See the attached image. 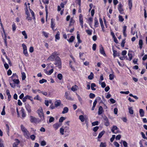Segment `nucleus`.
I'll return each instance as SVG.
<instances>
[{
    "mask_svg": "<svg viewBox=\"0 0 147 147\" xmlns=\"http://www.w3.org/2000/svg\"><path fill=\"white\" fill-rule=\"evenodd\" d=\"M59 53L55 51L51 53V55L47 59V60L53 61L56 59L57 57H59Z\"/></svg>",
    "mask_w": 147,
    "mask_h": 147,
    "instance_id": "nucleus-1",
    "label": "nucleus"
},
{
    "mask_svg": "<svg viewBox=\"0 0 147 147\" xmlns=\"http://www.w3.org/2000/svg\"><path fill=\"white\" fill-rule=\"evenodd\" d=\"M21 129L24 137L28 139L30 135V134L27 129L22 125H21Z\"/></svg>",
    "mask_w": 147,
    "mask_h": 147,
    "instance_id": "nucleus-2",
    "label": "nucleus"
},
{
    "mask_svg": "<svg viewBox=\"0 0 147 147\" xmlns=\"http://www.w3.org/2000/svg\"><path fill=\"white\" fill-rule=\"evenodd\" d=\"M38 116L42 120L44 119V116L43 110L42 108H39L37 111Z\"/></svg>",
    "mask_w": 147,
    "mask_h": 147,
    "instance_id": "nucleus-3",
    "label": "nucleus"
},
{
    "mask_svg": "<svg viewBox=\"0 0 147 147\" xmlns=\"http://www.w3.org/2000/svg\"><path fill=\"white\" fill-rule=\"evenodd\" d=\"M55 61L54 64L57 66H59L61 65V59L59 57H57Z\"/></svg>",
    "mask_w": 147,
    "mask_h": 147,
    "instance_id": "nucleus-4",
    "label": "nucleus"
},
{
    "mask_svg": "<svg viewBox=\"0 0 147 147\" xmlns=\"http://www.w3.org/2000/svg\"><path fill=\"white\" fill-rule=\"evenodd\" d=\"M118 128L116 126H113L111 130L112 132L114 134H117V133H119L120 131L119 130H118Z\"/></svg>",
    "mask_w": 147,
    "mask_h": 147,
    "instance_id": "nucleus-5",
    "label": "nucleus"
},
{
    "mask_svg": "<svg viewBox=\"0 0 147 147\" xmlns=\"http://www.w3.org/2000/svg\"><path fill=\"white\" fill-rule=\"evenodd\" d=\"M123 5L121 3H120L118 5V9L119 13L122 14L123 13L124 10L123 8Z\"/></svg>",
    "mask_w": 147,
    "mask_h": 147,
    "instance_id": "nucleus-6",
    "label": "nucleus"
},
{
    "mask_svg": "<svg viewBox=\"0 0 147 147\" xmlns=\"http://www.w3.org/2000/svg\"><path fill=\"white\" fill-rule=\"evenodd\" d=\"M61 105V102L60 100H57L54 102V105L56 107L60 106Z\"/></svg>",
    "mask_w": 147,
    "mask_h": 147,
    "instance_id": "nucleus-7",
    "label": "nucleus"
},
{
    "mask_svg": "<svg viewBox=\"0 0 147 147\" xmlns=\"http://www.w3.org/2000/svg\"><path fill=\"white\" fill-rule=\"evenodd\" d=\"M25 108L28 113H30L32 111L31 106L28 104L25 105Z\"/></svg>",
    "mask_w": 147,
    "mask_h": 147,
    "instance_id": "nucleus-8",
    "label": "nucleus"
},
{
    "mask_svg": "<svg viewBox=\"0 0 147 147\" xmlns=\"http://www.w3.org/2000/svg\"><path fill=\"white\" fill-rule=\"evenodd\" d=\"M3 33H4V35L3 34H2V36L3 38H4V43H5V44L6 46H7V39H6V35L5 33V31L4 30L3 28Z\"/></svg>",
    "mask_w": 147,
    "mask_h": 147,
    "instance_id": "nucleus-9",
    "label": "nucleus"
},
{
    "mask_svg": "<svg viewBox=\"0 0 147 147\" xmlns=\"http://www.w3.org/2000/svg\"><path fill=\"white\" fill-rule=\"evenodd\" d=\"M105 125L106 126H108L110 125V123L108 120V119L106 117L104 118Z\"/></svg>",
    "mask_w": 147,
    "mask_h": 147,
    "instance_id": "nucleus-10",
    "label": "nucleus"
},
{
    "mask_svg": "<svg viewBox=\"0 0 147 147\" xmlns=\"http://www.w3.org/2000/svg\"><path fill=\"white\" fill-rule=\"evenodd\" d=\"M16 142H14L13 145V147H18V146L20 143V141L17 139H15Z\"/></svg>",
    "mask_w": 147,
    "mask_h": 147,
    "instance_id": "nucleus-11",
    "label": "nucleus"
},
{
    "mask_svg": "<svg viewBox=\"0 0 147 147\" xmlns=\"http://www.w3.org/2000/svg\"><path fill=\"white\" fill-rule=\"evenodd\" d=\"M30 121L31 123H35L36 121V119L34 117L32 116H30Z\"/></svg>",
    "mask_w": 147,
    "mask_h": 147,
    "instance_id": "nucleus-12",
    "label": "nucleus"
},
{
    "mask_svg": "<svg viewBox=\"0 0 147 147\" xmlns=\"http://www.w3.org/2000/svg\"><path fill=\"white\" fill-rule=\"evenodd\" d=\"M94 26L95 28H96L98 27V20L97 19V18L96 17L94 18Z\"/></svg>",
    "mask_w": 147,
    "mask_h": 147,
    "instance_id": "nucleus-13",
    "label": "nucleus"
},
{
    "mask_svg": "<svg viewBox=\"0 0 147 147\" xmlns=\"http://www.w3.org/2000/svg\"><path fill=\"white\" fill-rule=\"evenodd\" d=\"M100 53L102 54L103 55H105V54L103 49V48L102 47V45H100Z\"/></svg>",
    "mask_w": 147,
    "mask_h": 147,
    "instance_id": "nucleus-14",
    "label": "nucleus"
},
{
    "mask_svg": "<svg viewBox=\"0 0 147 147\" xmlns=\"http://www.w3.org/2000/svg\"><path fill=\"white\" fill-rule=\"evenodd\" d=\"M45 73L48 75H50L54 71L53 69H52L49 71H47L46 70H45Z\"/></svg>",
    "mask_w": 147,
    "mask_h": 147,
    "instance_id": "nucleus-15",
    "label": "nucleus"
},
{
    "mask_svg": "<svg viewBox=\"0 0 147 147\" xmlns=\"http://www.w3.org/2000/svg\"><path fill=\"white\" fill-rule=\"evenodd\" d=\"M61 125L59 123H55L53 125V127L55 130H57L58 128Z\"/></svg>",
    "mask_w": 147,
    "mask_h": 147,
    "instance_id": "nucleus-16",
    "label": "nucleus"
},
{
    "mask_svg": "<svg viewBox=\"0 0 147 147\" xmlns=\"http://www.w3.org/2000/svg\"><path fill=\"white\" fill-rule=\"evenodd\" d=\"M139 113L141 117H143L144 116V112L142 109H140L139 110Z\"/></svg>",
    "mask_w": 147,
    "mask_h": 147,
    "instance_id": "nucleus-17",
    "label": "nucleus"
},
{
    "mask_svg": "<svg viewBox=\"0 0 147 147\" xmlns=\"http://www.w3.org/2000/svg\"><path fill=\"white\" fill-rule=\"evenodd\" d=\"M68 108L67 107H65L64 108L62 112V113L63 114H65V113H67L68 112Z\"/></svg>",
    "mask_w": 147,
    "mask_h": 147,
    "instance_id": "nucleus-18",
    "label": "nucleus"
},
{
    "mask_svg": "<svg viewBox=\"0 0 147 147\" xmlns=\"http://www.w3.org/2000/svg\"><path fill=\"white\" fill-rule=\"evenodd\" d=\"M21 112L22 113V118H24L26 116V114L24 112V110L23 109V108H22L21 109Z\"/></svg>",
    "mask_w": 147,
    "mask_h": 147,
    "instance_id": "nucleus-19",
    "label": "nucleus"
},
{
    "mask_svg": "<svg viewBox=\"0 0 147 147\" xmlns=\"http://www.w3.org/2000/svg\"><path fill=\"white\" fill-rule=\"evenodd\" d=\"M103 108L102 107L100 106L98 109V114L101 115L102 113Z\"/></svg>",
    "mask_w": 147,
    "mask_h": 147,
    "instance_id": "nucleus-20",
    "label": "nucleus"
},
{
    "mask_svg": "<svg viewBox=\"0 0 147 147\" xmlns=\"http://www.w3.org/2000/svg\"><path fill=\"white\" fill-rule=\"evenodd\" d=\"M129 112L131 114H133L134 113V110L132 107H128Z\"/></svg>",
    "mask_w": 147,
    "mask_h": 147,
    "instance_id": "nucleus-21",
    "label": "nucleus"
},
{
    "mask_svg": "<svg viewBox=\"0 0 147 147\" xmlns=\"http://www.w3.org/2000/svg\"><path fill=\"white\" fill-rule=\"evenodd\" d=\"M78 88V86L76 85H75L71 87V90L73 91H74L77 90Z\"/></svg>",
    "mask_w": 147,
    "mask_h": 147,
    "instance_id": "nucleus-22",
    "label": "nucleus"
},
{
    "mask_svg": "<svg viewBox=\"0 0 147 147\" xmlns=\"http://www.w3.org/2000/svg\"><path fill=\"white\" fill-rule=\"evenodd\" d=\"M74 38H75L74 36H71L69 39V40L67 39V40L69 42H72L74 41Z\"/></svg>",
    "mask_w": 147,
    "mask_h": 147,
    "instance_id": "nucleus-23",
    "label": "nucleus"
},
{
    "mask_svg": "<svg viewBox=\"0 0 147 147\" xmlns=\"http://www.w3.org/2000/svg\"><path fill=\"white\" fill-rule=\"evenodd\" d=\"M139 44L140 48V49H141L142 48L143 44V41L142 39H140L139 40Z\"/></svg>",
    "mask_w": 147,
    "mask_h": 147,
    "instance_id": "nucleus-24",
    "label": "nucleus"
},
{
    "mask_svg": "<svg viewBox=\"0 0 147 147\" xmlns=\"http://www.w3.org/2000/svg\"><path fill=\"white\" fill-rule=\"evenodd\" d=\"M55 24H54V20L53 18L51 20V26L53 30H54Z\"/></svg>",
    "mask_w": 147,
    "mask_h": 147,
    "instance_id": "nucleus-25",
    "label": "nucleus"
},
{
    "mask_svg": "<svg viewBox=\"0 0 147 147\" xmlns=\"http://www.w3.org/2000/svg\"><path fill=\"white\" fill-rule=\"evenodd\" d=\"M76 95L77 96V97L78 98L79 101L80 102L81 104H82V99L81 98L80 96V95L78 94L77 93L76 94Z\"/></svg>",
    "mask_w": 147,
    "mask_h": 147,
    "instance_id": "nucleus-26",
    "label": "nucleus"
},
{
    "mask_svg": "<svg viewBox=\"0 0 147 147\" xmlns=\"http://www.w3.org/2000/svg\"><path fill=\"white\" fill-rule=\"evenodd\" d=\"M60 33L59 31L57 32V34L55 35V38L56 40H59L60 39L59 35Z\"/></svg>",
    "mask_w": 147,
    "mask_h": 147,
    "instance_id": "nucleus-27",
    "label": "nucleus"
},
{
    "mask_svg": "<svg viewBox=\"0 0 147 147\" xmlns=\"http://www.w3.org/2000/svg\"><path fill=\"white\" fill-rule=\"evenodd\" d=\"M77 38L78 40V42H77L79 43H82V41L80 39V35L79 34H77Z\"/></svg>",
    "mask_w": 147,
    "mask_h": 147,
    "instance_id": "nucleus-28",
    "label": "nucleus"
},
{
    "mask_svg": "<svg viewBox=\"0 0 147 147\" xmlns=\"http://www.w3.org/2000/svg\"><path fill=\"white\" fill-rule=\"evenodd\" d=\"M75 22V20L72 18H71L70 19V23L69 24V26H71Z\"/></svg>",
    "mask_w": 147,
    "mask_h": 147,
    "instance_id": "nucleus-29",
    "label": "nucleus"
},
{
    "mask_svg": "<svg viewBox=\"0 0 147 147\" xmlns=\"http://www.w3.org/2000/svg\"><path fill=\"white\" fill-rule=\"evenodd\" d=\"M79 119L82 122H84L85 120V118L83 115H80L79 117Z\"/></svg>",
    "mask_w": 147,
    "mask_h": 147,
    "instance_id": "nucleus-30",
    "label": "nucleus"
},
{
    "mask_svg": "<svg viewBox=\"0 0 147 147\" xmlns=\"http://www.w3.org/2000/svg\"><path fill=\"white\" fill-rule=\"evenodd\" d=\"M105 131H102L99 134L98 136V138H100L103 135L105 134Z\"/></svg>",
    "mask_w": 147,
    "mask_h": 147,
    "instance_id": "nucleus-31",
    "label": "nucleus"
},
{
    "mask_svg": "<svg viewBox=\"0 0 147 147\" xmlns=\"http://www.w3.org/2000/svg\"><path fill=\"white\" fill-rule=\"evenodd\" d=\"M21 74L22 80H24L26 78V74L24 72H22Z\"/></svg>",
    "mask_w": 147,
    "mask_h": 147,
    "instance_id": "nucleus-32",
    "label": "nucleus"
},
{
    "mask_svg": "<svg viewBox=\"0 0 147 147\" xmlns=\"http://www.w3.org/2000/svg\"><path fill=\"white\" fill-rule=\"evenodd\" d=\"M94 74L92 72H91L90 75L88 76V78L90 80H92L93 78Z\"/></svg>",
    "mask_w": 147,
    "mask_h": 147,
    "instance_id": "nucleus-33",
    "label": "nucleus"
},
{
    "mask_svg": "<svg viewBox=\"0 0 147 147\" xmlns=\"http://www.w3.org/2000/svg\"><path fill=\"white\" fill-rule=\"evenodd\" d=\"M30 12L31 14L32 15V17L33 18V19L34 20H35V16H34V12L32 11V10L30 9Z\"/></svg>",
    "mask_w": 147,
    "mask_h": 147,
    "instance_id": "nucleus-34",
    "label": "nucleus"
},
{
    "mask_svg": "<svg viewBox=\"0 0 147 147\" xmlns=\"http://www.w3.org/2000/svg\"><path fill=\"white\" fill-rule=\"evenodd\" d=\"M22 34L23 36H24V38L25 39L27 38V35L25 31H22Z\"/></svg>",
    "mask_w": 147,
    "mask_h": 147,
    "instance_id": "nucleus-35",
    "label": "nucleus"
},
{
    "mask_svg": "<svg viewBox=\"0 0 147 147\" xmlns=\"http://www.w3.org/2000/svg\"><path fill=\"white\" fill-rule=\"evenodd\" d=\"M26 19L29 21H30L32 20V19L30 15L26 16Z\"/></svg>",
    "mask_w": 147,
    "mask_h": 147,
    "instance_id": "nucleus-36",
    "label": "nucleus"
},
{
    "mask_svg": "<svg viewBox=\"0 0 147 147\" xmlns=\"http://www.w3.org/2000/svg\"><path fill=\"white\" fill-rule=\"evenodd\" d=\"M47 80L44 79H42V80H40L39 82L40 84H42L44 82H46Z\"/></svg>",
    "mask_w": 147,
    "mask_h": 147,
    "instance_id": "nucleus-37",
    "label": "nucleus"
},
{
    "mask_svg": "<svg viewBox=\"0 0 147 147\" xmlns=\"http://www.w3.org/2000/svg\"><path fill=\"white\" fill-rule=\"evenodd\" d=\"M106 145L105 143L101 142L100 145V147H106Z\"/></svg>",
    "mask_w": 147,
    "mask_h": 147,
    "instance_id": "nucleus-38",
    "label": "nucleus"
},
{
    "mask_svg": "<svg viewBox=\"0 0 147 147\" xmlns=\"http://www.w3.org/2000/svg\"><path fill=\"white\" fill-rule=\"evenodd\" d=\"M119 21L121 22H123L124 20V19L123 18V17L121 15L119 16Z\"/></svg>",
    "mask_w": 147,
    "mask_h": 147,
    "instance_id": "nucleus-39",
    "label": "nucleus"
},
{
    "mask_svg": "<svg viewBox=\"0 0 147 147\" xmlns=\"http://www.w3.org/2000/svg\"><path fill=\"white\" fill-rule=\"evenodd\" d=\"M114 76L113 74H110L109 75V79L112 80L114 79Z\"/></svg>",
    "mask_w": 147,
    "mask_h": 147,
    "instance_id": "nucleus-40",
    "label": "nucleus"
},
{
    "mask_svg": "<svg viewBox=\"0 0 147 147\" xmlns=\"http://www.w3.org/2000/svg\"><path fill=\"white\" fill-rule=\"evenodd\" d=\"M65 119V118L64 117H61L59 120V122H62Z\"/></svg>",
    "mask_w": 147,
    "mask_h": 147,
    "instance_id": "nucleus-41",
    "label": "nucleus"
},
{
    "mask_svg": "<svg viewBox=\"0 0 147 147\" xmlns=\"http://www.w3.org/2000/svg\"><path fill=\"white\" fill-rule=\"evenodd\" d=\"M113 55L114 57H116L118 55H117L118 53L116 51L114 50H113Z\"/></svg>",
    "mask_w": 147,
    "mask_h": 147,
    "instance_id": "nucleus-42",
    "label": "nucleus"
},
{
    "mask_svg": "<svg viewBox=\"0 0 147 147\" xmlns=\"http://www.w3.org/2000/svg\"><path fill=\"white\" fill-rule=\"evenodd\" d=\"M128 55L129 58V61H131L132 58V54L130 53H128Z\"/></svg>",
    "mask_w": 147,
    "mask_h": 147,
    "instance_id": "nucleus-43",
    "label": "nucleus"
},
{
    "mask_svg": "<svg viewBox=\"0 0 147 147\" xmlns=\"http://www.w3.org/2000/svg\"><path fill=\"white\" fill-rule=\"evenodd\" d=\"M27 98V99H28L29 100H30L31 101H33V98L31 96L27 95L25 96Z\"/></svg>",
    "mask_w": 147,
    "mask_h": 147,
    "instance_id": "nucleus-44",
    "label": "nucleus"
},
{
    "mask_svg": "<svg viewBox=\"0 0 147 147\" xmlns=\"http://www.w3.org/2000/svg\"><path fill=\"white\" fill-rule=\"evenodd\" d=\"M95 96L94 94L90 93L89 94V97L90 98H92L95 97Z\"/></svg>",
    "mask_w": 147,
    "mask_h": 147,
    "instance_id": "nucleus-45",
    "label": "nucleus"
},
{
    "mask_svg": "<svg viewBox=\"0 0 147 147\" xmlns=\"http://www.w3.org/2000/svg\"><path fill=\"white\" fill-rule=\"evenodd\" d=\"M57 78L59 80H61L63 78V76L61 74H59L57 75Z\"/></svg>",
    "mask_w": 147,
    "mask_h": 147,
    "instance_id": "nucleus-46",
    "label": "nucleus"
},
{
    "mask_svg": "<svg viewBox=\"0 0 147 147\" xmlns=\"http://www.w3.org/2000/svg\"><path fill=\"white\" fill-rule=\"evenodd\" d=\"M64 129L63 127H61L60 129V133L62 135L64 134Z\"/></svg>",
    "mask_w": 147,
    "mask_h": 147,
    "instance_id": "nucleus-47",
    "label": "nucleus"
},
{
    "mask_svg": "<svg viewBox=\"0 0 147 147\" xmlns=\"http://www.w3.org/2000/svg\"><path fill=\"white\" fill-rule=\"evenodd\" d=\"M46 142L45 140H43L41 142L40 144L42 146H44L46 145Z\"/></svg>",
    "mask_w": 147,
    "mask_h": 147,
    "instance_id": "nucleus-48",
    "label": "nucleus"
},
{
    "mask_svg": "<svg viewBox=\"0 0 147 147\" xmlns=\"http://www.w3.org/2000/svg\"><path fill=\"white\" fill-rule=\"evenodd\" d=\"M13 81L15 84H18L19 82V80L18 79H13Z\"/></svg>",
    "mask_w": 147,
    "mask_h": 147,
    "instance_id": "nucleus-49",
    "label": "nucleus"
},
{
    "mask_svg": "<svg viewBox=\"0 0 147 147\" xmlns=\"http://www.w3.org/2000/svg\"><path fill=\"white\" fill-rule=\"evenodd\" d=\"M56 107L55 105L54 106L53 103H52V104L50 105L49 107V108L51 109H53L55 108Z\"/></svg>",
    "mask_w": 147,
    "mask_h": 147,
    "instance_id": "nucleus-50",
    "label": "nucleus"
},
{
    "mask_svg": "<svg viewBox=\"0 0 147 147\" xmlns=\"http://www.w3.org/2000/svg\"><path fill=\"white\" fill-rule=\"evenodd\" d=\"M36 138V136L34 135H32L30 136V138L32 140H35Z\"/></svg>",
    "mask_w": 147,
    "mask_h": 147,
    "instance_id": "nucleus-51",
    "label": "nucleus"
},
{
    "mask_svg": "<svg viewBox=\"0 0 147 147\" xmlns=\"http://www.w3.org/2000/svg\"><path fill=\"white\" fill-rule=\"evenodd\" d=\"M66 98V99L70 100H74L73 98L71 96L69 95Z\"/></svg>",
    "mask_w": 147,
    "mask_h": 147,
    "instance_id": "nucleus-52",
    "label": "nucleus"
},
{
    "mask_svg": "<svg viewBox=\"0 0 147 147\" xmlns=\"http://www.w3.org/2000/svg\"><path fill=\"white\" fill-rule=\"evenodd\" d=\"M123 143L124 147H127V144L125 141H123Z\"/></svg>",
    "mask_w": 147,
    "mask_h": 147,
    "instance_id": "nucleus-53",
    "label": "nucleus"
},
{
    "mask_svg": "<svg viewBox=\"0 0 147 147\" xmlns=\"http://www.w3.org/2000/svg\"><path fill=\"white\" fill-rule=\"evenodd\" d=\"M10 85L13 88H14L16 87V84H15V83H14L13 82L12 83H10Z\"/></svg>",
    "mask_w": 147,
    "mask_h": 147,
    "instance_id": "nucleus-54",
    "label": "nucleus"
},
{
    "mask_svg": "<svg viewBox=\"0 0 147 147\" xmlns=\"http://www.w3.org/2000/svg\"><path fill=\"white\" fill-rule=\"evenodd\" d=\"M54 118L53 117H50L49 120V122L50 123H51L52 122H53L54 121Z\"/></svg>",
    "mask_w": 147,
    "mask_h": 147,
    "instance_id": "nucleus-55",
    "label": "nucleus"
},
{
    "mask_svg": "<svg viewBox=\"0 0 147 147\" xmlns=\"http://www.w3.org/2000/svg\"><path fill=\"white\" fill-rule=\"evenodd\" d=\"M128 5L129 9L131 10L132 6V2H128Z\"/></svg>",
    "mask_w": 147,
    "mask_h": 147,
    "instance_id": "nucleus-56",
    "label": "nucleus"
},
{
    "mask_svg": "<svg viewBox=\"0 0 147 147\" xmlns=\"http://www.w3.org/2000/svg\"><path fill=\"white\" fill-rule=\"evenodd\" d=\"M42 33L44 36L46 38H47L48 37V34L44 31H43L42 32Z\"/></svg>",
    "mask_w": 147,
    "mask_h": 147,
    "instance_id": "nucleus-57",
    "label": "nucleus"
},
{
    "mask_svg": "<svg viewBox=\"0 0 147 147\" xmlns=\"http://www.w3.org/2000/svg\"><path fill=\"white\" fill-rule=\"evenodd\" d=\"M129 93V91H128L125 92L121 91L120 92V93L121 94H128Z\"/></svg>",
    "mask_w": 147,
    "mask_h": 147,
    "instance_id": "nucleus-58",
    "label": "nucleus"
},
{
    "mask_svg": "<svg viewBox=\"0 0 147 147\" xmlns=\"http://www.w3.org/2000/svg\"><path fill=\"white\" fill-rule=\"evenodd\" d=\"M98 121H97L93 122L92 123V125L93 126H95L98 125Z\"/></svg>",
    "mask_w": 147,
    "mask_h": 147,
    "instance_id": "nucleus-59",
    "label": "nucleus"
},
{
    "mask_svg": "<svg viewBox=\"0 0 147 147\" xmlns=\"http://www.w3.org/2000/svg\"><path fill=\"white\" fill-rule=\"evenodd\" d=\"M96 45L95 43L92 46V48L94 51H95L96 50Z\"/></svg>",
    "mask_w": 147,
    "mask_h": 147,
    "instance_id": "nucleus-60",
    "label": "nucleus"
},
{
    "mask_svg": "<svg viewBox=\"0 0 147 147\" xmlns=\"http://www.w3.org/2000/svg\"><path fill=\"white\" fill-rule=\"evenodd\" d=\"M114 144L116 147H119V144L117 142H114Z\"/></svg>",
    "mask_w": 147,
    "mask_h": 147,
    "instance_id": "nucleus-61",
    "label": "nucleus"
},
{
    "mask_svg": "<svg viewBox=\"0 0 147 147\" xmlns=\"http://www.w3.org/2000/svg\"><path fill=\"white\" fill-rule=\"evenodd\" d=\"M101 87L102 88H104L106 86V84L104 82H102L101 83Z\"/></svg>",
    "mask_w": 147,
    "mask_h": 147,
    "instance_id": "nucleus-62",
    "label": "nucleus"
},
{
    "mask_svg": "<svg viewBox=\"0 0 147 147\" xmlns=\"http://www.w3.org/2000/svg\"><path fill=\"white\" fill-rule=\"evenodd\" d=\"M125 43V40H122V41L121 44V46L123 47L124 46V44Z\"/></svg>",
    "mask_w": 147,
    "mask_h": 147,
    "instance_id": "nucleus-63",
    "label": "nucleus"
},
{
    "mask_svg": "<svg viewBox=\"0 0 147 147\" xmlns=\"http://www.w3.org/2000/svg\"><path fill=\"white\" fill-rule=\"evenodd\" d=\"M22 45L23 47V50H26L27 47L24 44H23Z\"/></svg>",
    "mask_w": 147,
    "mask_h": 147,
    "instance_id": "nucleus-64",
    "label": "nucleus"
}]
</instances>
